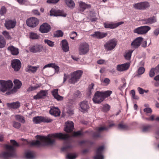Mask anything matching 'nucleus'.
Here are the masks:
<instances>
[{
  "label": "nucleus",
  "mask_w": 159,
  "mask_h": 159,
  "mask_svg": "<svg viewBox=\"0 0 159 159\" xmlns=\"http://www.w3.org/2000/svg\"><path fill=\"white\" fill-rule=\"evenodd\" d=\"M36 138L39 139L40 141L38 140L33 141L31 143V145L40 146L52 144H53L55 141L54 139L50 138L48 136L37 135L36 136Z\"/></svg>",
  "instance_id": "obj_1"
},
{
  "label": "nucleus",
  "mask_w": 159,
  "mask_h": 159,
  "mask_svg": "<svg viewBox=\"0 0 159 159\" xmlns=\"http://www.w3.org/2000/svg\"><path fill=\"white\" fill-rule=\"evenodd\" d=\"M83 73V71L80 70L71 73L70 74L71 77L69 80V83L74 84L77 82L81 78Z\"/></svg>",
  "instance_id": "obj_2"
},
{
  "label": "nucleus",
  "mask_w": 159,
  "mask_h": 159,
  "mask_svg": "<svg viewBox=\"0 0 159 159\" xmlns=\"http://www.w3.org/2000/svg\"><path fill=\"white\" fill-rule=\"evenodd\" d=\"M0 84L1 85L0 90L3 92L8 90V92L6 94L9 95L10 94V80L5 81L3 80H0Z\"/></svg>",
  "instance_id": "obj_3"
},
{
  "label": "nucleus",
  "mask_w": 159,
  "mask_h": 159,
  "mask_svg": "<svg viewBox=\"0 0 159 159\" xmlns=\"http://www.w3.org/2000/svg\"><path fill=\"white\" fill-rule=\"evenodd\" d=\"M150 6L149 3L148 2H143L135 3L133 7L136 9L144 10L148 9Z\"/></svg>",
  "instance_id": "obj_4"
},
{
  "label": "nucleus",
  "mask_w": 159,
  "mask_h": 159,
  "mask_svg": "<svg viewBox=\"0 0 159 159\" xmlns=\"http://www.w3.org/2000/svg\"><path fill=\"white\" fill-rule=\"evenodd\" d=\"M89 51V46L86 43H81L79 48V52L80 55H83L87 54Z\"/></svg>",
  "instance_id": "obj_5"
},
{
  "label": "nucleus",
  "mask_w": 159,
  "mask_h": 159,
  "mask_svg": "<svg viewBox=\"0 0 159 159\" xmlns=\"http://www.w3.org/2000/svg\"><path fill=\"white\" fill-rule=\"evenodd\" d=\"M117 41L115 39H112L107 41L104 45L105 48L107 51L113 49L117 44Z\"/></svg>",
  "instance_id": "obj_6"
},
{
  "label": "nucleus",
  "mask_w": 159,
  "mask_h": 159,
  "mask_svg": "<svg viewBox=\"0 0 159 159\" xmlns=\"http://www.w3.org/2000/svg\"><path fill=\"white\" fill-rule=\"evenodd\" d=\"M151 29L148 26H143L138 27L134 30V32L139 34H142L147 33Z\"/></svg>",
  "instance_id": "obj_7"
},
{
  "label": "nucleus",
  "mask_w": 159,
  "mask_h": 159,
  "mask_svg": "<svg viewBox=\"0 0 159 159\" xmlns=\"http://www.w3.org/2000/svg\"><path fill=\"white\" fill-rule=\"evenodd\" d=\"M39 23V20L38 19L34 17H30L26 20L27 25L30 27H35L38 25Z\"/></svg>",
  "instance_id": "obj_8"
},
{
  "label": "nucleus",
  "mask_w": 159,
  "mask_h": 159,
  "mask_svg": "<svg viewBox=\"0 0 159 159\" xmlns=\"http://www.w3.org/2000/svg\"><path fill=\"white\" fill-rule=\"evenodd\" d=\"M19 146V144L15 141L11 140V157H16V148Z\"/></svg>",
  "instance_id": "obj_9"
},
{
  "label": "nucleus",
  "mask_w": 159,
  "mask_h": 159,
  "mask_svg": "<svg viewBox=\"0 0 159 159\" xmlns=\"http://www.w3.org/2000/svg\"><path fill=\"white\" fill-rule=\"evenodd\" d=\"M101 92L97 91L95 93L93 100L95 103H99L104 100Z\"/></svg>",
  "instance_id": "obj_10"
},
{
  "label": "nucleus",
  "mask_w": 159,
  "mask_h": 159,
  "mask_svg": "<svg viewBox=\"0 0 159 159\" xmlns=\"http://www.w3.org/2000/svg\"><path fill=\"white\" fill-rule=\"evenodd\" d=\"M124 23V22L121 21L117 23L113 22H105L104 23V27L106 29H113L116 28L119 26Z\"/></svg>",
  "instance_id": "obj_11"
},
{
  "label": "nucleus",
  "mask_w": 159,
  "mask_h": 159,
  "mask_svg": "<svg viewBox=\"0 0 159 159\" xmlns=\"http://www.w3.org/2000/svg\"><path fill=\"white\" fill-rule=\"evenodd\" d=\"M43 50V46L38 44L32 45L29 47V50L32 52L35 53L37 52H40Z\"/></svg>",
  "instance_id": "obj_12"
},
{
  "label": "nucleus",
  "mask_w": 159,
  "mask_h": 159,
  "mask_svg": "<svg viewBox=\"0 0 159 159\" xmlns=\"http://www.w3.org/2000/svg\"><path fill=\"white\" fill-rule=\"evenodd\" d=\"M104 148V145L99 146L97 148L96 151V155L94 157V159H103V156L102 155V153Z\"/></svg>",
  "instance_id": "obj_13"
},
{
  "label": "nucleus",
  "mask_w": 159,
  "mask_h": 159,
  "mask_svg": "<svg viewBox=\"0 0 159 159\" xmlns=\"http://www.w3.org/2000/svg\"><path fill=\"white\" fill-rule=\"evenodd\" d=\"M50 13L51 16L66 17V14L64 13L62 11L60 10H56L53 8L51 10Z\"/></svg>",
  "instance_id": "obj_14"
},
{
  "label": "nucleus",
  "mask_w": 159,
  "mask_h": 159,
  "mask_svg": "<svg viewBox=\"0 0 159 159\" xmlns=\"http://www.w3.org/2000/svg\"><path fill=\"white\" fill-rule=\"evenodd\" d=\"M11 66L15 71L19 70L21 67V63L18 59H15L11 61Z\"/></svg>",
  "instance_id": "obj_15"
},
{
  "label": "nucleus",
  "mask_w": 159,
  "mask_h": 159,
  "mask_svg": "<svg viewBox=\"0 0 159 159\" xmlns=\"http://www.w3.org/2000/svg\"><path fill=\"white\" fill-rule=\"evenodd\" d=\"M130 66V63H126L118 65L116 66V70L119 72L127 70Z\"/></svg>",
  "instance_id": "obj_16"
},
{
  "label": "nucleus",
  "mask_w": 159,
  "mask_h": 159,
  "mask_svg": "<svg viewBox=\"0 0 159 159\" xmlns=\"http://www.w3.org/2000/svg\"><path fill=\"white\" fill-rule=\"evenodd\" d=\"M78 3L79 10L80 12H83L86 9H89L91 7L90 4H87L82 1L79 2Z\"/></svg>",
  "instance_id": "obj_17"
},
{
  "label": "nucleus",
  "mask_w": 159,
  "mask_h": 159,
  "mask_svg": "<svg viewBox=\"0 0 159 159\" xmlns=\"http://www.w3.org/2000/svg\"><path fill=\"white\" fill-rule=\"evenodd\" d=\"M51 27L50 25L45 23L42 24L39 28V31L42 33H47L51 30Z\"/></svg>",
  "instance_id": "obj_18"
},
{
  "label": "nucleus",
  "mask_w": 159,
  "mask_h": 159,
  "mask_svg": "<svg viewBox=\"0 0 159 159\" xmlns=\"http://www.w3.org/2000/svg\"><path fill=\"white\" fill-rule=\"evenodd\" d=\"M143 38L139 37L135 39L131 43V45L134 48H138L140 45Z\"/></svg>",
  "instance_id": "obj_19"
},
{
  "label": "nucleus",
  "mask_w": 159,
  "mask_h": 159,
  "mask_svg": "<svg viewBox=\"0 0 159 159\" xmlns=\"http://www.w3.org/2000/svg\"><path fill=\"white\" fill-rule=\"evenodd\" d=\"M51 137L52 138H57L59 139H65L69 138V136L68 134L59 133L53 134L51 135Z\"/></svg>",
  "instance_id": "obj_20"
},
{
  "label": "nucleus",
  "mask_w": 159,
  "mask_h": 159,
  "mask_svg": "<svg viewBox=\"0 0 159 159\" xmlns=\"http://www.w3.org/2000/svg\"><path fill=\"white\" fill-rule=\"evenodd\" d=\"M66 127L64 130L66 132H72L74 129V123L73 122L70 121H67L66 123Z\"/></svg>",
  "instance_id": "obj_21"
},
{
  "label": "nucleus",
  "mask_w": 159,
  "mask_h": 159,
  "mask_svg": "<svg viewBox=\"0 0 159 159\" xmlns=\"http://www.w3.org/2000/svg\"><path fill=\"white\" fill-rule=\"evenodd\" d=\"M107 34V32L97 31L95 32L93 34H91V36L93 37L97 38L98 39H101L106 37Z\"/></svg>",
  "instance_id": "obj_22"
},
{
  "label": "nucleus",
  "mask_w": 159,
  "mask_h": 159,
  "mask_svg": "<svg viewBox=\"0 0 159 159\" xmlns=\"http://www.w3.org/2000/svg\"><path fill=\"white\" fill-rule=\"evenodd\" d=\"M80 107L81 111L83 112L87 111L89 108V106L88 102L87 101H83L80 103Z\"/></svg>",
  "instance_id": "obj_23"
},
{
  "label": "nucleus",
  "mask_w": 159,
  "mask_h": 159,
  "mask_svg": "<svg viewBox=\"0 0 159 159\" xmlns=\"http://www.w3.org/2000/svg\"><path fill=\"white\" fill-rule=\"evenodd\" d=\"M4 148L7 151L3 152L2 153V155L5 159H7L10 157V145L5 144L4 145Z\"/></svg>",
  "instance_id": "obj_24"
},
{
  "label": "nucleus",
  "mask_w": 159,
  "mask_h": 159,
  "mask_svg": "<svg viewBox=\"0 0 159 159\" xmlns=\"http://www.w3.org/2000/svg\"><path fill=\"white\" fill-rule=\"evenodd\" d=\"M48 94V91L47 90H42L41 91L37 94L34 97V98L37 99L43 98Z\"/></svg>",
  "instance_id": "obj_25"
},
{
  "label": "nucleus",
  "mask_w": 159,
  "mask_h": 159,
  "mask_svg": "<svg viewBox=\"0 0 159 159\" xmlns=\"http://www.w3.org/2000/svg\"><path fill=\"white\" fill-rule=\"evenodd\" d=\"M58 89H54L52 91V93L54 97L57 101H61L63 99V97L58 94Z\"/></svg>",
  "instance_id": "obj_26"
},
{
  "label": "nucleus",
  "mask_w": 159,
  "mask_h": 159,
  "mask_svg": "<svg viewBox=\"0 0 159 159\" xmlns=\"http://www.w3.org/2000/svg\"><path fill=\"white\" fill-rule=\"evenodd\" d=\"M50 113L54 116L56 117L59 116L60 114V111L57 108L53 107L49 111Z\"/></svg>",
  "instance_id": "obj_27"
},
{
  "label": "nucleus",
  "mask_w": 159,
  "mask_h": 159,
  "mask_svg": "<svg viewBox=\"0 0 159 159\" xmlns=\"http://www.w3.org/2000/svg\"><path fill=\"white\" fill-rule=\"evenodd\" d=\"M61 43L63 51L65 52H68L69 51V47L67 41L65 39H64L62 40Z\"/></svg>",
  "instance_id": "obj_28"
},
{
  "label": "nucleus",
  "mask_w": 159,
  "mask_h": 159,
  "mask_svg": "<svg viewBox=\"0 0 159 159\" xmlns=\"http://www.w3.org/2000/svg\"><path fill=\"white\" fill-rule=\"evenodd\" d=\"M66 5L68 7L71 9L74 8L75 4L73 0H65Z\"/></svg>",
  "instance_id": "obj_29"
},
{
  "label": "nucleus",
  "mask_w": 159,
  "mask_h": 159,
  "mask_svg": "<svg viewBox=\"0 0 159 159\" xmlns=\"http://www.w3.org/2000/svg\"><path fill=\"white\" fill-rule=\"evenodd\" d=\"M39 68V66H28L26 69L27 72H31L32 73L35 72Z\"/></svg>",
  "instance_id": "obj_30"
},
{
  "label": "nucleus",
  "mask_w": 159,
  "mask_h": 159,
  "mask_svg": "<svg viewBox=\"0 0 159 159\" xmlns=\"http://www.w3.org/2000/svg\"><path fill=\"white\" fill-rule=\"evenodd\" d=\"M145 21L146 24H152L156 22H157V20L156 17L153 16L146 19Z\"/></svg>",
  "instance_id": "obj_31"
},
{
  "label": "nucleus",
  "mask_w": 159,
  "mask_h": 159,
  "mask_svg": "<svg viewBox=\"0 0 159 159\" xmlns=\"http://www.w3.org/2000/svg\"><path fill=\"white\" fill-rule=\"evenodd\" d=\"M114 124H111L109 125L108 127H97L96 128V130L98 132H101L104 130H108V129L114 126Z\"/></svg>",
  "instance_id": "obj_32"
},
{
  "label": "nucleus",
  "mask_w": 159,
  "mask_h": 159,
  "mask_svg": "<svg viewBox=\"0 0 159 159\" xmlns=\"http://www.w3.org/2000/svg\"><path fill=\"white\" fill-rule=\"evenodd\" d=\"M34 153L32 151H28L25 153V157L28 159H32L34 158Z\"/></svg>",
  "instance_id": "obj_33"
},
{
  "label": "nucleus",
  "mask_w": 159,
  "mask_h": 159,
  "mask_svg": "<svg viewBox=\"0 0 159 159\" xmlns=\"http://www.w3.org/2000/svg\"><path fill=\"white\" fill-rule=\"evenodd\" d=\"M19 53L18 49L13 46H11V53L13 55H17Z\"/></svg>",
  "instance_id": "obj_34"
},
{
  "label": "nucleus",
  "mask_w": 159,
  "mask_h": 159,
  "mask_svg": "<svg viewBox=\"0 0 159 159\" xmlns=\"http://www.w3.org/2000/svg\"><path fill=\"white\" fill-rule=\"evenodd\" d=\"M152 126L150 125H148L142 126V130L144 132H147L150 131L151 129Z\"/></svg>",
  "instance_id": "obj_35"
},
{
  "label": "nucleus",
  "mask_w": 159,
  "mask_h": 159,
  "mask_svg": "<svg viewBox=\"0 0 159 159\" xmlns=\"http://www.w3.org/2000/svg\"><path fill=\"white\" fill-rule=\"evenodd\" d=\"M20 103L18 101L11 103V108L17 109L20 107Z\"/></svg>",
  "instance_id": "obj_36"
},
{
  "label": "nucleus",
  "mask_w": 159,
  "mask_h": 159,
  "mask_svg": "<svg viewBox=\"0 0 159 159\" xmlns=\"http://www.w3.org/2000/svg\"><path fill=\"white\" fill-rule=\"evenodd\" d=\"M15 117L16 120L21 123H25V122L24 117L21 115H16Z\"/></svg>",
  "instance_id": "obj_37"
},
{
  "label": "nucleus",
  "mask_w": 159,
  "mask_h": 159,
  "mask_svg": "<svg viewBox=\"0 0 159 159\" xmlns=\"http://www.w3.org/2000/svg\"><path fill=\"white\" fill-rule=\"evenodd\" d=\"M101 93L104 99L110 96L112 93V91L110 90H107L103 92H101Z\"/></svg>",
  "instance_id": "obj_38"
},
{
  "label": "nucleus",
  "mask_w": 159,
  "mask_h": 159,
  "mask_svg": "<svg viewBox=\"0 0 159 159\" xmlns=\"http://www.w3.org/2000/svg\"><path fill=\"white\" fill-rule=\"evenodd\" d=\"M133 50H129L128 51L126 52L124 55V57L125 59L127 60H129L131 56V54L133 52Z\"/></svg>",
  "instance_id": "obj_39"
},
{
  "label": "nucleus",
  "mask_w": 159,
  "mask_h": 159,
  "mask_svg": "<svg viewBox=\"0 0 159 159\" xmlns=\"http://www.w3.org/2000/svg\"><path fill=\"white\" fill-rule=\"evenodd\" d=\"M65 146L61 148V150L62 151H66L68 149L71 148L72 147V146L70 144L68 143L67 141L65 142Z\"/></svg>",
  "instance_id": "obj_40"
},
{
  "label": "nucleus",
  "mask_w": 159,
  "mask_h": 159,
  "mask_svg": "<svg viewBox=\"0 0 159 159\" xmlns=\"http://www.w3.org/2000/svg\"><path fill=\"white\" fill-rule=\"evenodd\" d=\"M14 87L20 89L22 85V83L18 80H15L14 81Z\"/></svg>",
  "instance_id": "obj_41"
},
{
  "label": "nucleus",
  "mask_w": 159,
  "mask_h": 159,
  "mask_svg": "<svg viewBox=\"0 0 159 159\" xmlns=\"http://www.w3.org/2000/svg\"><path fill=\"white\" fill-rule=\"evenodd\" d=\"M128 126L122 123H120L118 125V129L121 130H125L128 129Z\"/></svg>",
  "instance_id": "obj_42"
},
{
  "label": "nucleus",
  "mask_w": 159,
  "mask_h": 159,
  "mask_svg": "<svg viewBox=\"0 0 159 159\" xmlns=\"http://www.w3.org/2000/svg\"><path fill=\"white\" fill-rule=\"evenodd\" d=\"M30 37L32 39H39L40 36L37 33L31 32L30 34Z\"/></svg>",
  "instance_id": "obj_43"
},
{
  "label": "nucleus",
  "mask_w": 159,
  "mask_h": 159,
  "mask_svg": "<svg viewBox=\"0 0 159 159\" xmlns=\"http://www.w3.org/2000/svg\"><path fill=\"white\" fill-rule=\"evenodd\" d=\"M52 121V120L49 118L47 116H41V122L51 123Z\"/></svg>",
  "instance_id": "obj_44"
},
{
  "label": "nucleus",
  "mask_w": 159,
  "mask_h": 159,
  "mask_svg": "<svg viewBox=\"0 0 159 159\" xmlns=\"http://www.w3.org/2000/svg\"><path fill=\"white\" fill-rule=\"evenodd\" d=\"M6 43L4 37L0 35V48H2L5 46Z\"/></svg>",
  "instance_id": "obj_45"
},
{
  "label": "nucleus",
  "mask_w": 159,
  "mask_h": 159,
  "mask_svg": "<svg viewBox=\"0 0 159 159\" xmlns=\"http://www.w3.org/2000/svg\"><path fill=\"white\" fill-rule=\"evenodd\" d=\"M34 123L37 124L41 122V116L34 117L33 118Z\"/></svg>",
  "instance_id": "obj_46"
},
{
  "label": "nucleus",
  "mask_w": 159,
  "mask_h": 159,
  "mask_svg": "<svg viewBox=\"0 0 159 159\" xmlns=\"http://www.w3.org/2000/svg\"><path fill=\"white\" fill-rule=\"evenodd\" d=\"M44 43L47 44L49 46L53 47L54 46V43L52 41L47 39H45L44 40Z\"/></svg>",
  "instance_id": "obj_47"
},
{
  "label": "nucleus",
  "mask_w": 159,
  "mask_h": 159,
  "mask_svg": "<svg viewBox=\"0 0 159 159\" xmlns=\"http://www.w3.org/2000/svg\"><path fill=\"white\" fill-rule=\"evenodd\" d=\"M110 108V106L107 104H106L103 105L102 110L103 111L106 112L109 111Z\"/></svg>",
  "instance_id": "obj_48"
},
{
  "label": "nucleus",
  "mask_w": 159,
  "mask_h": 159,
  "mask_svg": "<svg viewBox=\"0 0 159 159\" xmlns=\"http://www.w3.org/2000/svg\"><path fill=\"white\" fill-rule=\"evenodd\" d=\"M40 86L38 84H37L36 86H30L28 89L27 90V91L30 92V91L36 90L38 88H39V87H40Z\"/></svg>",
  "instance_id": "obj_49"
},
{
  "label": "nucleus",
  "mask_w": 159,
  "mask_h": 159,
  "mask_svg": "<svg viewBox=\"0 0 159 159\" xmlns=\"http://www.w3.org/2000/svg\"><path fill=\"white\" fill-rule=\"evenodd\" d=\"M63 32L60 30H58L54 34L55 37H62L63 35Z\"/></svg>",
  "instance_id": "obj_50"
},
{
  "label": "nucleus",
  "mask_w": 159,
  "mask_h": 159,
  "mask_svg": "<svg viewBox=\"0 0 159 159\" xmlns=\"http://www.w3.org/2000/svg\"><path fill=\"white\" fill-rule=\"evenodd\" d=\"M81 96V94L79 90H77L74 94V97L76 98H80Z\"/></svg>",
  "instance_id": "obj_51"
},
{
  "label": "nucleus",
  "mask_w": 159,
  "mask_h": 159,
  "mask_svg": "<svg viewBox=\"0 0 159 159\" xmlns=\"http://www.w3.org/2000/svg\"><path fill=\"white\" fill-rule=\"evenodd\" d=\"M130 94L131 95V96L132 98L134 99H138L139 97L135 95V91L134 90H132L131 91Z\"/></svg>",
  "instance_id": "obj_52"
},
{
  "label": "nucleus",
  "mask_w": 159,
  "mask_h": 159,
  "mask_svg": "<svg viewBox=\"0 0 159 159\" xmlns=\"http://www.w3.org/2000/svg\"><path fill=\"white\" fill-rule=\"evenodd\" d=\"M16 21L15 19L11 20V29L14 28L16 25Z\"/></svg>",
  "instance_id": "obj_53"
},
{
  "label": "nucleus",
  "mask_w": 159,
  "mask_h": 159,
  "mask_svg": "<svg viewBox=\"0 0 159 159\" xmlns=\"http://www.w3.org/2000/svg\"><path fill=\"white\" fill-rule=\"evenodd\" d=\"M2 34L4 36L5 38L8 39H9L10 38V35L9 32L6 31H4L2 32Z\"/></svg>",
  "instance_id": "obj_54"
},
{
  "label": "nucleus",
  "mask_w": 159,
  "mask_h": 159,
  "mask_svg": "<svg viewBox=\"0 0 159 159\" xmlns=\"http://www.w3.org/2000/svg\"><path fill=\"white\" fill-rule=\"evenodd\" d=\"M145 69L143 67H140L138 70V73L139 75H142L145 71Z\"/></svg>",
  "instance_id": "obj_55"
},
{
  "label": "nucleus",
  "mask_w": 159,
  "mask_h": 159,
  "mask_svg": "<svg viewBox=\"0 0 159 159\" xmlns=\"http://www.w3.org/2000/svg\"><path fill=\"white\" fill-rule=\"evenodd\" d=\"M6 12V7L3 6L2 7L0 11V14L2 16L4 15Z\"/></svg>",
  "instance_id": "obj_56"
},
{
  "label": "nucleus",
  "mask_w": 159,
  "mask_h": 159,
  "mask_svg": "<svg viewBox=\"0 0 159 159\" xmlns=\"http://www.w3.org/2000/svg\"><path fill=\"white\" fill-rule=\"evenodd\" d=\"M76 156L75 155H73L71 154H68L67 155L66 157L68 159H75Z\"/></svg>",
  "instance_id": "obj_57"
},
{
  "label": "nucleus",
  "mask_w": 159,
  "mask_h": 159,
  "mask_svg": "<svg viewBox=\"0 0 159 159\" xmlns=\"http://www.w3.org/2000/svg\"><path fill=\"white\" fill-rule=\"evenodd\" d=\"M154 71H155V68H152L149 73V75L151 77H153L155 75Z\"/></svg>",
  "instance_id": "obj_58"
},
{
  "label": "nucleus",
  "mask_w": 159,
  "mask_h": 159,
  "mask_svg": "<svg viewBox=\"0 0 159 159\" xmlns=\"http://www.w3.org/2000/svg\"><path fill=\"white\" fill-rule=\"evenodd\" d=\"M70 35V38L72 39H74L77 36V33L73 31L71 33Z\"/></svg>",
  "instance_id": "obj_59"
},
{
  "label": "nucleus",
  "mask_w": 159,
  "mask_h": 159,
  "mask_svg": "<svg viewBox=\"0 0 159 159\" xmlns=\"http://www.w3.org/2000/svg\"><path fill=\"white\" fill-rule=\"evenodd\" d=\"M60 0H47V2L49 4H55L57 3Z\"/></svg>",
  "instance_id": "obj_60"
},
{
  "label": "nucleus",
  "mask_w": 159,
  "mask_h": 159,
  "mask_svg": "<svg viewBox=\"0 0 159 159\" xmlns=\"http://www.w3.org/2000/svg\"><path fill=\"white\" fill-rule=\"evenodd\" d=\"M13 127L19 129L20 126L21 124L20 123L17 122H14L13 123Z\"/></svg>",
  "instance_id": "obj_61"
},
{
  "label": "nucleus",
  "mask_w": 159,
  "mask_h": 159,
  "mask_svg": "<svg viewBox=\"0 0 159 159\" xmlns=\"http://www.w3.org/2000/svg\"><path fill=\"white\" fill-rule=\"evenodd\" d=\"M143 111L144 112H146V113H151L152 111L151 109L149 107H147L145 108H144L143 110Z\"/></svg>",
  "instance_id": "obj_62"
},
{
  "label": "nucleus",
  "mask_w": 159,
  "mask_h": 159,
  "mask_svg": "<svg viewBox=\"0 0 159 159\" xmlns=\"http://www.w3.org/2000/svg\"><path fill=\"white\" fill-rule=\"evenodd\" d=\"M5 25L7 29L8 30L10 29V20L6 21Z\"/></svg>",
  "instance_id": "obj_63"
},
{
  "label": "nucleus",
  "mask_w": 159,
  "mask_h": 159,
  "mask_svg": "<svg viewBox=\"0 0 159 159\" xmlns=\"http://www.w3.org/2000/svg\"><path fill=\"white\" fill-rule=\"evenodd\" d=\"M103 82L105 84V85H107L110 83V80L109 78H105Z\"/></svg>",
  "instance_id": "obj_64"
}]
</instances>
